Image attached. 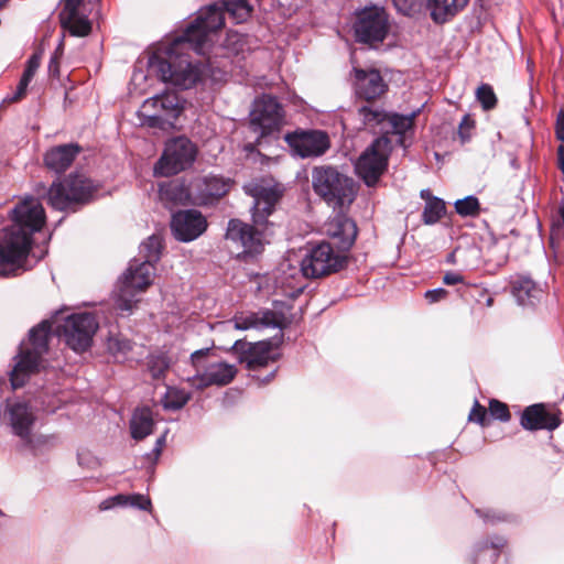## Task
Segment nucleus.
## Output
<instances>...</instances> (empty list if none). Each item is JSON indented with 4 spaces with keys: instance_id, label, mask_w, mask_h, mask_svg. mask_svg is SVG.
Instances as JSON below:
<instances>
[{
    "instance_id": "2eb2a0df",
    "label": "nucleus",
    "mask_w": 564,
    "mask_h": 564,
    "mask_svg": "<svg viewBox=\"0 0 564 564\" xmlns=\"http://www.w3.org/2000/svg\"><path fill=\"white\" fill-rule=\"evenodd\" d=\"M284 123V110L276 97L263 94L253 101L250 124L260 137L279 132Z\"/></svg>"
},
{
    "instance_id": "6e6552de",
    "label": "nucleus",
    "mask_w": 564,
    "mask_h": 564,
    "mask_svg": "<svg viewBox=\"0 0 564 564\" xmlns=\"http://www.w3.org/2000/svg\"><path fill=\"white\" fill-rule=\"evenodd\" d=\"M155 268L150 261L133 259L118 281L116 306L121 312H131L139 300L137 294L148 289L154 278Z\"/></svg>"
},
{
    "instance_id": "7c9ffc66",
    "label": "nucleus",
    "mask_w": 564,
    "mask_h": 564,
    "mask_svg": "<svg viewBox=\"0 0 564 564\" xmlns=\"http://www.w3.org/2000/svg\"><path fill=\"white\" fill-rule=\"evenodd\" d=\"M507 541L502 536H492L490 541H481L476 544L474 564H495L500 551Z\"/></svg>"
},
{
    "instance_id": "423d86ee",
    "label": "nucleus",
    "mask_w": 564,
    "mask_h": 564,
    "mask_svg": "<svg viewBox=\"0 0 564 564\" xmlns=\"http://www.w3.org/2000/svg\"><path fill=\"white\" fill-rule=\"evenodd\" d=\"M210 348L198 349L191 354V364L195 369V375L187 377L186 381L197 390L212 386H227L238 372L235 365L214 361L210 359Z\"/></svg>"
},
{
    "instance_id": "c756f323",
    "label": "nucleus",
    "mask_w": 564,
    "mask_h": 564,
    "mask_svg": "<svg viewBox=\"0 0 564 564\" xmlns=\"http://www.w3.org/2000/svg\"><path fill=\"white\" fill-rule=\"evenodd\" d=\"M419 110L410 115L389 113L386 127L382 128V135L395 134L398 135V143L405 148V133L413 129L414 119Z\"/></svg>"
},
{
    "instance_id": "cd10ccee",
    "label": "nucleus",
    "mask_w": 564,
    "mask_h": 564,
    "mask_svg": "<svg viewBox=\"0 0 564 564\" xmlns=\"http://www.w3.org/2000/svg\"><path fill=\"white\" fill-rule=\"evenodd\" d=\"M512 294L522 306L534 305L543 295L542 288L528 276H519L512 283Z\"/></svg>"
},
{
    "instance_id": "e2e57ef3",
    "label": "nucleus",
    "mask_w": 564,
    "mask_h": 564,
    "mask_svg": "<svg viewBox=\"0 0 564 564\" xmlns=\"http://www.w3.org/2000/svg\"><path fill=\"white\" fill-rule=\"evenodd\" d=\"M78 460H79V464H80V465H84V457H83V456H79V457H78Z\"/></svg>"
},
{
    "instance_id": "ddd939ff",
    "label": "nucleus",
    "mask_w": 564,
    "mask_h": 564,
    "mask_svg": "<svg viewBox=\"0 0 564 564\" xmlns=\"http://www.w3.org/2000/svg\"><path fill=\"white\" fill-rule=\"evenodd\" d=\"M352 29L357 42L376 46L389 34V15L381 7H365L356 13Z\"/></svg>"
},
{
    "instance_id": "f257e3e1",
    "label": "nucleus",
    "mask_w": 564,
    "mask_h": 564,
    "mask_svg": "<svg viewBox=\"0 0 564 564\" xmlns=\"http://www.w3.org/2000/svg\"><path fill=\"white\" fill-rule=\"evenodd\" d=\"M221 8L210 4L199 10L182 34L160 44L149 56V69L164 82L181 89H189L203 77L200 64L188 59V52L206 55L213 44V35L224 26Z\"/></svg>"
},
{
    "instance_id": "5fc2aeb1",
    "label": "nucleus",
    "mask_w": 564,
    "mask_h": 564,
    "mask_svg": "<svg viewBox=\"0 0 564 564\" xmlns=\"http://www.w3.org/2000/svg\"><path fill=\"white\" fill-rule=\"evenodd\" d=\"M556 135L564 142V111H561L556 121Z\"/></svg>"
},
{
    "instance_id": "39448f33",
    "label": "nucleus",
    "mask_w": 564,
    "mask_h": 564,
    "mask_svg": "<svg viewBox=\"0 0 564 564\" xmlns=\"http://www.w3.org/2000/svg\"><path fill=\"white\" fill-rule=\"evenodd\" d=\"M312 186L316 195L334 208L351 204L356 196L355 181L333 166L314 167Z\"/></svg>"
},
{
    "instance_id": "de8ad7c7",
    "label": "nucleus",
    "mask_w": 564,
    "mask_h": 564,
    "mask_svg": "<svg viewBox=\"0 0 564 564\" xmlns=\"http://www.w3.org/2000/svg\"><path fill=\"white\" fill-rule=\"evenodd\" d=\"M128 506L140 509V510H150L151 500H150V498H148L143 495L133 494V495H129Z\"/></svg>"
},
{
    "instance_id": "6ab92c4d",
    "label": "nucleus",
    "mask_w": 564,
    "mask_h": 564,
    "mask_svg": "<svg viewBox=\"0 0 564 564\" xmlns=\"http://www.w3.org/2000/svg\"><path fill=\"white\" fill-rule=\"evenodd\" d=\"M237 330H248L251 328L261 329L274 327L283 329L289 322L283 313L271 310H260L258 312H239L228 322Z\"/></svg>"
},
{
    "instance_id": "79ce46f5",
    "label": "nucleus",
    "mask_w": 564,
    "mask_h": 564,
    "mask_svg": "<svg viewBox=\"0 0 564 564\" xmlns=\"http://www.w3.org/2000/svg\"><path fill=\"white\" fill-rule=\"evenodd\" d=\"M109 350L115 355H126L131 350V343L129 339L111 337L108 341Z\"/></svg>"
},
{
    "instance_id": "4be33fe9",
    "label": "nucleus",
    "mask_w": 564,
    "mask_h": 564,
    "mask_svg": "<svg viewBox=\"0 0 564 564\" xmlns=\"http://www.w3.org/2000/svg\"><path fill=\"white\" fill-rule=\"evenodd\" d=\"M63 8L59 12V21L74 36H87L91 31V23L82 12L84 0H62Z\"/></svg>"
},
{
    "instance_id": "e433bc0d",
    "label": "nucleus",
    "mask_w": 564,
    "mask_h": 564,
    "mask_svg": "<svg viewBox=\"0 0 564 564\" xmlns=\"http://www.w3.org/2000/svg\"><path fill=\"white\" fill-rule=\"evenodd\" d=\"M224 9L232 15L237 22L245 21L251 13L252 8L247 0H221Z\"/></svg>"
},
{
    "instance_id": "412c9836",
    "label": "nucleus",
    "mask_w": 564,
    "mask_h": 564,
    "mask_svg": "<svg viewBox=\"0 0 564 564\" xmlns=\"http://www.w3.org/2000/svg\"><path fill=\"white\" fill-rule=\"evenodd\" d=\"M229 187V181L217 175L195 177L192 180L193 204H212L226 195Z\"/></svg>"
},
{
    "instance_id": "37998d69",
    "label": "nucleus",
    "mask_w": 564,
    "mask_h": 564,
    "mask_svg": "<svg viewBox=\"0 0 564 564\" xmlns=\"http://www.w3.org/2000/svg\"><path fill=\"white\" fill-rule=\"evenodd\" d=\"M468 420L481 426L487 424V410L480 405L477 400L475 401L474 406L468 415Z\"/></svg>"
},
{
    "instance_id": "4468645a",
    "label": "nucleus",
    "mask_w": 564,
    "mask_h": 564,
    "mask_svg": "<svg viewBox=\"0 0 564 564\" xmlns=\"http://www.w3.org/2000/svg\"><path fill=\"white\" fill-rule=\"evenodd\" d=\"M347 256L336 252L330 243L313 246L301 261V271L305 278L319 279L344 269Z\"/></svg>"
},
{
    "instance_id": "a18cd8bd",
    "label": "nucleus",
    "mask_w": 564,
    "mask_h": 564,
    "mask_svg": "<svg viewBox=\"0 0 564 564\" xmlns=\"http://www.w3.org/2000/svg\"><path fill=\"white\" fill-rule=\"evenodd\" d=\"M41 57L37 54H33L26 62V66L22 74V78L31 82L40 67Z\"/></svg>"
},
{
    "instance_id": "4d7b16f0",
    "label": "nucleus",
    "mask_w": 564,
    "mask_h": 564,
    "mask_svg": "<svg viewBox=\"0 0 564 564\" xmlns=\"http://www.w3.org/2000/svg\"><path fill=\"white\" fill-rule=\"evenodd\" d=\"M276 369L272 370L267 377L264 378H258L261 383H268L275 375Z\"/></svg>"
},
{
    "instance_id": "69168bd1",
    "label": "nucleus",
    "mask_w": 564,
    "mask_h": 564,
    "mask_svg": "<svg viewBox=\"0 0 564 564\" xmlns=\"http://www.w3.org/2000/svg\"><path fill=\"white\" fill-rule=\"evenodd\" d=\"M0 517H4V513L2 510H0Z\"/></svg>"
},
{
    "instance_id": "c85d7f7f",
    "label": "nucleus",
    "mask_w": 564,
    "mask_h": 564,
    "mask_svg": "<svg viewBox=\"0 0 564 564\" xmlns=\"http://www.w3.org/2000/svg\"><path fill=\"white\" fill-rule=\"evenodd\" d=\"M469 0H427L426 8L435 23L443 24L462 11Z\"/></svg>"
},
{
    "instance_id": "f704fd0d",
    "label": "nucleus",
    "mask_w": 564,
    "mask_h": 564,
    "mask_svg": "<svg viewBox=\"0 0 564 564\" xmlns=\"http://www.w3.org/2000/svg\"><path fill=\"white\" fill-rule=\"evenodd\" d=\"M445 212L446 207L443 199L429 197L423 209L422 219L426 225H434L444 216Z\"/></svg>"
},
{
    "instance_id": "1a4fd4ad",
    "label": "nucleus",
    "mask_w": 564,
    "mask_h": 564,
    "mask_svg": "<svg viewBox=\"0 0 564 564\" xmlns=\"http://www.w3.org/2000/svg\"><path fill=\"white\" fill-rule=\"evenodd\" d=\"M197 155L198 148L191 139L185 135L171 138L154 165V173L160 176L176 175L191 169Z\"/></svg>"
},
{
    "instance_id": "0e129e2a",
    "label": "nucleus",
    "mask_w": 564,
    "mask_h": 564,
    "mask_svg": "<svg viewBox=\"0 0 564 564\" xmlns=\"http://www.w3.org/2000/svg\"><path fill=\"white\" fill-rule=\"evenodd\" d=\"M393 1H394V4H395L397 7H399V3H400L402 0H393Z\"/></svg>"
},
{
    "instance_id": "b1692460",
    "label": "nucleus",
    "mask_w": 564,
    "mask_h": 564,
    "mask_svg": "<svg viewBox=\"0 0 564 564\" xmlns=\"http://www.w3.org/2000/svg\"><path fill=\"white\" fill-rule=\"evenodd\" d=\"M325 232L336 241L339 252H345L352 247L358 229L351 218L338 214L325 225Z\"/></svg>"
},
{
    "instance_id": "09e8293b",
    "label": "nucleus",
    "mask_w": 564,
    "mask_h": 564,
    "mask_svg": "<svg viewBox=\"0 0 564 564\" xmlns=\"http://www.w3.org/2000/svg\"><path fill=\"white\" fill-rule=\"evenodd\" d=\"M473 127L474 121L469 118L468 115L464 116L458 127V135L463 143L470 139L469 131L473 129Z\"/></svg>"
},
{
    "instance_id": "dca6fc26",
    "label": "nucleus",
    "mask_w": 564,
    "mask_h": 564,
    "mask_svg": "<svg viewBox=\"0 0 564 564\" xmlns=\"http://www.w3.org/2000/svg\"><path fill=\"white\" fill-rule=\"evenodd\" d=\"M284 140L293 154L302 159L321 156L330 147L327 132L318 129H296L286 133Z\"/></svg>"
},
{
    "instance_id": "a878e982",
    "label": "nucleus",
    "mask_w": 564,
    "mask_h": 564,
    "mask_svg": "<svg viewBox=\"0 0 564 564\" xmlns=\"http://www.w3.org/2000/svg\"><path fill=\"white\" fill-rule=\"evenodd\" d=\"M79 152L80 148L75 143L53 147L47 150L44 155L45 166L48 170L61 174L72 165Z\"/></svg>"
},
{
    "instance_id": "9b49d317",
    "label": "nucleus",
    "mask_w": 564,
    "mask_h": 564,
    "mask_svg": "<svg viewBox=\"0 0 564 564\" xmlns=\"http://www.w3.org/2000/svg\"><path fill=\"white\" fill-rule=\"evenodd\" d=\"M391 152V139L387 135H380L360 154L355 163V171L367 186L376 185L386 172Z\"/></svg>"
},
{
    "instance_id": "3c124183",
    "label": "nucleus",
    "mask_w": 564,
    "mask_h": 564,
    "mask_svg": "<svg viewBox=\"0 0 564 564\" xmlns=\"http://www.w3.org/2000/svg\"><path fill=\"white\" fill-rule=\"evenodd\" d=\"M447 295H448L447 290H445L443 288H437V289H433V290H427L424 294V297L426 299V301L429 303H436L442 300H445L447 297Z\"/></svg>"
},
{
    "instance_id": "7ed1b4c3",
    "label": "nucleus",
    "mask_w": 564,
    "mask_h": 564,
    "mask_svg": "<svg viewBox=\"0 0 564 564\" xmlns=\"http://www.w3.org/2000/svg\"><path fill=\"white\" fill-rule=\"evenodd\" d=\"M246 193L253 198L251 207L253 225L239 219L228 221L226 238L243 248L247 254H259L264 247V235L269 225V216L282 196L279 186L263 183H251L245 187Z\"/></svg>"
},
{
    "instance_id": "a19ab883",
    "label": "nucleus",
    "mask_w": 564,
    "mask_h": 564,
    "mask_svg": "<svg viewBox=\"0 0 564 564\" xmlns=\"http://www.w3.org/2000/svg\"><path fill=\"white\" fill-rule=\"evenodd\" d=\"M489 413L494 419L501 422H508L511 417L508 405L496 399L489 402Z\"/></svg>"
},
{
    "instance_id": "13d9d810",
    "label": "nucleus",
    "mask_w": 564,
    "mask_h": 564,
    "mask_svg": "<svg viewBox=\"0 0 564 564\" xmlns=\"http://www.w3.org/2000/svg\"><path fill=\"white\" fill-rule=\"evenodd\" d=\"M421 197L427 202L429 197H432V196H431V193L429 189H423V191H421Z\"/></svg>"
},
{
    "instance_id": "49530a36",
    "label": "nucleus",
    "mask_w": 564,
    "mask_h": 564,
    "mask_svg": "<svg viewBox=\"0 0 564 564\" xmlns=\"http://www.w3.org/2000/svg\"><path fill=\"white\" fill-rule=\"evenodd\" d=\"M63 54V41L58 44L48 63V73L53 77H59V58Z\"/></svg>"
},
{
    "instance_id": "2f4dec72",
    "label": "nucleus",
    "mask_w": 564,
    "mask_h": 564,
    "mask_svg": "<svg viewBox=\"0 0 564 564\" xmlns=\"http://www.w3.org/2000/svg\"><path fill=\"white\" fill-rule=\"evenodd\" d=\"M154 421L149 408L137 409L130 420L132 438L140 441L152 434Z\"/></svg>"
},
{
    "instance_id": "052dcab7",
    "label": "nucleus",
    "mask_w": 564,
    "mask_h": 564,
    "mask_svg": "<svg viewBox=\"0 0 564 564\" xmlns=\"http://www.w3.org/2000/svg\"><path fill=\"white\" fill-rule=\"evenodd\" d=\"M494 303V299L492 297H489L486 302L487 306H491Z\"/></svg>"
},
{
    "instance_id": "603ef678",
    "label": "nucleus",
    "mask_w": 564,
    "mask_h": 564,
    "mask_svg": "<svg viewBox=\"0 0 564 564\" xmlns=\"http://www.w3.org/2000/svg\"><path fill=\"white\" fill-rule=\"evenodd\" d=\"M443 282L446 285L464 283V276L458 272L448 271L444 274Z\"/></svg>"
},
{
    "instance_id": "20e7f679",
    "label": "nucleus",
    "mask_w": 564,
    "mask_h": 564,
    "mask_svg": "<svg viewBox=\"0 0 564 564\" xmlns=\"http://www.w3.org/2000/svg\"><path fill=\"white\" fill-rule=\"evenodd\" d=\"M51 330V323L42 321L30 329L28 340L21 343L15 364L10 372L13 389L23 387L29 377L39 370L43 356L48 350Z\"/></svg>"
},
{
    "instance_id": "0eeeda50",
    "label": "nucleus",
    "mask_w": 564,
    "mask_h": 564,
    "mask_svg": "<svg viewBox=\"0 0 564 564\" xmlns=\"http://www.w3.org/2000/svg\"><path fill=\"white\" fill-rule=\"evenodd\" d=\"M96 191V186L85 175L70 174L63 181L52 183L47 191V202L57 210H75L77 205L89 203Z\"/></svg>"
},
{
    "instance_id": "ea45409f",
    "label": "nucleus",
    "mask_w": 564,
    "mask_h": 564,
    "mask_svg": "<svg viewBox=\"0 0 564 564\" xmlns=\"http://www.w3.org/2000/svg\"><path fill=\"white\" fill-rule=\"evenodd\" d=\"M476 97L485 110L494 109L497 105L495 91L488 84H482L477 88Z\"/></svg>"
},
{
    "instance_id": "864d4df0",
    "label": "nucleus",
    "mask_w": 564,
    "mask_h": 564,
    "mask_svg": "<svg viewBox=\"0 0 564 564\" xmlns=\"http://www.w3.org/2000/svg\"><path fill=\"white\" fill-rule=\"evenodd\" d=\"M165 441H166V435H165V434L161 435V436L156 440V442H155V446H154V448H153L152 453L150 454V456H153V459H154V460H158V459H159V457H160V455H161V453H162V449H163V447H164V445H165Z\"/></svg>"
},
{
    "instance_id": "f03ea898",
    "label": "nucleus",
    "mask_w": 564,
    "mask_h": 564,
    "mask_svg": "<svg viewBox=\"0 0 564 564\" xmlns=\"http://www.w3.org/2000/svg\"><path fill=\"white\" fill-rule=\"evenodd\" d=\"M12 225L0 232V274H13L28 256L32 236L42 229L46 215L42 203L25 196L11 210Z\"/></svg>"
},
{
    "instance_id": "8fccbe9b",
    "label": "nucleus",
    "mask_w": 564,
    "mask_h": 564,
    "mask_svg": "<svg viewBox=\"0 0 564 564\" xmlns=\"http://www.w3.org/2000/svg\"><path fill=\"white\" fill-rule=\"evenodd\" d=\"M30 83L31 82L21 77L15 91L12 95L7 96L4 101L15 102L22 99L25 96Z\"/></svg>"
},
{
    "instance_id": "c03bdc74",
    "label": "nucleus",
    "mask_w": 564,
    "mask_h": 564,
    "mask_svg": "<svg viewBox=\"0 0 564 564\" xmlns=\"http://www.w3.org/2000/svg\"><path fill=\"white\" fill-rule=\"evenodd\" d=\"M129 501V495H116L113 497H110L106 500H104L99 508L100 510H109L113 507L120 506V507H127Z\"/></svg>"
},
{
    "instance_id": "a211bd4d",
    "label": "nucleus",
    "mask_w": 564,
    "mask_h": 564,
    "mask_svg": "<svg viewBox=\"0 0 564 564\" xmlns=\"http://www.w3.org/2000/svg\"><path fill=\"white\" fill-rule=\"evenodd\" d=\"M207 220L197 209L178 210L172 214L171 230L174 238L182 242H191L200 237L207 229Z\"/></svg>"
},
{
    "instance_id": "f3484780",
    "label": "nucleus",
    "mask_w": 564,
    "mask_h": 564,
    "mask_svg": "<svg viewBox=\"0 0 564 564\" xmlns=\"http://www.w3.org/2000/svg\"><path fill=\"white\" fill-rule=\"evenodd\" d=\"M0 422L10 426L22 441L29 442L35 415L25 402L7 399L0 405Z\"/></svg>"
},
{
    "instance_id": "9d476101",
    "label": "nucleus",
    "mask_w": 564,
    "mask_h": 564,
    "mask_svg": "<svg viewBox=\"0 0 564 564\" xmlns=\"http://www.w3.org/2000/svg\"><path fill=\"white\" fill-rule=\"evenodd\" d=\"M99 327L93 313H75L57 325L56 334L75 352H84L91 347L93 338Z\"/></svg>"
},
{
    "instance_id": "393cba45",
    "label": "nucleus",
    "mask_w": 564,
    "mask_h": 564,
    "mask_svg": "<svg viewBox=\"0 0 564 564\" xmlns=\"http://www.w3.org/2000/svg\"><path fill=\"white\" fill-rule=\"evenodd\" d=\"M560 412H547L542 403L527 406L521 415V425L529 431H553L561 424Z\"/></svg>"
},
{
    "instance_id": "72a5a7b5",
    "label": "nucleus",
    "mask_w": 564,
    "mask_h": 564,
    "mask_svg": "<svg viewBox=\"0 0 564 564\" xmlns=\"http://www.w3.org/2000/svg\"><path fill=\"white\" fill-rule=\"evenodd\" d=\"M192 398V394L184 389L169 387L162 399L165 410L176 411L182 409Z\"/></svg>"
},
{
    "instance_id": "473e14b6",
    "label": "nucleus",
    "mask_w": 564,
    "mask_h": 564,
    "mask_svg": "<svg viewBox=\"0 0 564 564\" xmlns=\"http://www.w3.org/2000/svg\"><path fill=\"white\" fill-rule=\"evenodd\" d=\"M358 115L362 123L369 129H378L382 133V128L386 127L389 112H386L379 107L362 106L358 109Z\"/></svg>"
},
{
    "instance_id": "4c0bfd02",
    "label": "nucleus",
    "mask_w": 564,
    "mask_h": 564,
    "mask_svg": "<svg viewBox=\"0 0 564 564\" xmlns=\"http://www.w3.org/2000/svg\"><path fill=\"white\" fill-rule=\"evenodd\" d=\"M454 206L456 213L463 217H475L480 210L479 200L474 195H468L464 198L457 199Z\"/></svg>"
},
{
    "instance_id": "6e6d98bb",
    "label": "nucleus",
    "mask_w": 564,
    "mask_h": 564,
    "mask_svg": "<svg viewBox=\"0 0 564 564\" xmlns=\"http://www.w3.org/2000/svg\"><path fill=\"white\" fill-rule=\"evenodd\" d=\"M477 513L479 516L484 517L486 521L495 522L496 520L497 521H505L506 520L505 517L497 516V514H492V516H490L489 513L482 514L479 510H477Z\"/></svg>"
},
{
    "instance_id": "f8f14e48",
    "label": "nucleus",
    "mask_w": 564,
    "mask_h": 564,
    "mask_svg": "<svg viewBox=\"0 0 564 564\" xmlns=\"http://www.w3.org/2000/svg\"><path fill=\"white\" fill-rule=\"evenodd\" d=\"M182 109L181 100L175 93H164L144 100L139 117L142 126L165 130L174 126Z\"/></svg>"
},
{
    "instance_id": "5701e85b",
    "label": "nucleus",
    "mask_w": 564,
    "mask_h": 564,
    "mask_svg": "<svg viewBox=\"0 0 564 564\" xmlns=\"http://www.w3.org/2000/svg\"><path fill=\"white\" fill-rule=\"evenodd\" d=\"M352 73L355 90L358 97L372 100L386 91L387 84L378 69L354 67Z\"/></svg>"
},
{
    "instance_id": "58836bf2",
    "label": "nucleus",
    "mask_w": 564,
    "mask_h": 564,
    "mask_svg": "<svg viewBox=\"0 0 564 564\" xmlns=\"http://www.w3.org/2000/svg\"><path fill=\"white\" fill-rule=\"evenodd\" d=\"M171 366V360L165 354L151 355L148 359V369L154 379L164 377Z\"/></svg>"
},
{
    "instance_id": "aec40b11",
    "label": "nucleus",
    "mask_w": 564,
    "mask_h": 564,
    "mask_svg": "<svg viewBox=\"0 0 564 564\" xmlns=\"http://www.w3.org/2000/svg\"><path fill=\"white\" fill-rule=\"evenodd\" d=\"M230 350L237 355L240 364H245L252 371L267 366L270 361H274L271 355L270 341L248 343L237 339Z\"/></svg>"
},
{
    "instance_id": "bf43d9fd",
    "label": "nucleus",
    "mask_w": 564,
    "mask_h": 564,
    "mask_svg": "<svg viewBox=\"0 0 564 564\" xmlns=\"http://www.w3.org/2000/svg\"><path fill=\"white\" fill-rule=\"evenodd\" d=\"M10 0H0V10L3 9Z\"/></svg>"
},
{
    "instance_id": "680f3d73",
    "label": "nucleus",
    "mask_w": 564,
    "mask_h": 564,
    "mask_svg": "<svg viewBox=\"0 0 564 564\" xmlns=\"http://www.w3.org/2000/svg\"><path fill=\"white\" fill-rule=\"evenodd\" d=\"M447 262H454V254H449L447 258Z\"/></svg>"
},
{
    "instance_id": "c9c22d12",
    "label": "nucleus",
    "mask_w": 564,
    "mask_h": 564,
    "mask_svg": "<svg viewBox=\"0 0 564 564\" xmlns=\"http://www.w3.org/2000/svg\"><path fill=\"white\" fill-rule=\"evenodd\" d=\"M162 250V239L156 235L150 236L145 241H143L140 246V254L142 256V261H150L152 265H154L160 260V254Z\"/></svg>"
},
{
    "instance_id": "bb28decb",
    "label": "nucleus",
    "mask_w": 564,
    "mask_h": 564,
    "mask_svg": "<svg viewBox=\"0 0 564 564\" xmlns=\"http://www.w3.org/2000/svg\"><path fill=\"white\" fill-rule=\"evenodd\" d=\"M159 197L164 203L173 205L193 204L192 182L185 185L180 181H169L160 184Z\"/></svg>"
}]
</instances>
